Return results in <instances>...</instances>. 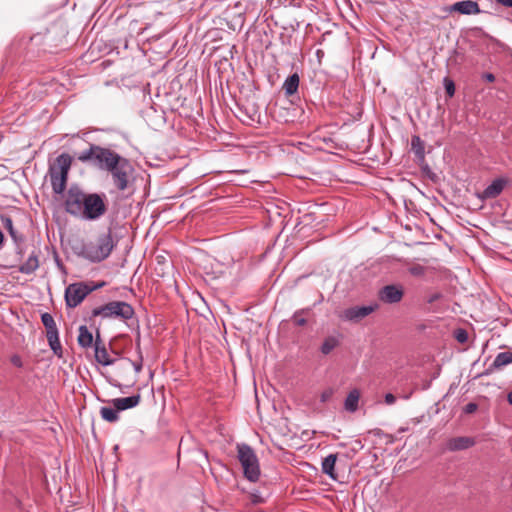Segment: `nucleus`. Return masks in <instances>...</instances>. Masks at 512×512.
<instances>
[{
	"mask_svg": "<svg viewBox=\"0 0 512 512\" xmlns=\"http://www.w3.org/2000/svg\"><path fill=\"white\" fill-rule=\"evenodd\" d=\"M64 204L67 213L86 220H96L107 210L101 195L86 194L78 188L69 189Z\"/></svg>",
	"mask_w": 512,
	"mask_h": 512,
	"instance_id": "f257e3e1",
	"label": "nucleus"
},
{
	"mask_svg": "<svg viewBox=\"0 0 512 512\" xmlns=\"http://www.w3.org/2000/svg\"><path fill=\"white\" fill-rule=\"evenodd\" d=\"M113 248V238L111 233L107 232L85 243L82 247V255L92 262H100L111 254Z\"/></svg>",
	"mask_w": 512,
	"mask_h": 512,
	"instance_id": "f03ea898",
	"label": "nucleus"
},
{
	"mask_svg": "<svg viewBox=\"0 0 512 512\" xmlns=\"http://www.w3.org/2000/svg\"><path fill=\"white\" fill-rule=\"evenodd\" d=\"M237 457L243 468L244 477L250 482L259 480L261 471L258 457L252 447L245 443L237 444Z\"/></svg>",
	"mask_w": 512,
	"mask_h": 512,
	"instance_id": "7ed1b4c3",
	"label": "nucleus"
},
{
	"mask_svg": "<svg viewBox=\"0 0 512 512\" xmlns=\"http://www.w3.org/2000/svg\"><path fill=\"white\" fill-rule=\"evenodd\" d=\"M71 164V156L63 153L56 158L55 163L50 167V179L55 193L61 194L65 190Z\"/></svg>",
	"mask_w": 512,
	"mask_h": 512,
	"instance_id": "20e7f679",
	"label": "nucleus"
},
{
	"mask_svg": "<svg viewBox=\"0 0 512 512\" xmlns=\"http://www.w3.org/2000/svg\"><path fill=\"white\" fill-rule=\"evenodd\" d=\"M134 309L130 304L123 301H112L92 310V317L119 318L121 320L131 319Z\"/></svg>",
	"mask_w": 512,
	"mask_h": 512,
	"instance_id": "39448f33",
	"label": "nucleus"
},
{
	"mask_svg": "<svg viewBox=\"0 0 512 512\" xmlns=\"http://www.w3.org/2000/svg\"><path fill=\"white\" fill-rule=\"evenodd\" d=\"M134 169L131 165V163L125 159L122 158L111 171L110 174L112 176V180L114 185L117 187L118 190L124 191L127 189L129 184V179L133 173Z\"/></svg>",
	"mask_w": 512,
	"mask_h": 512,
	"instance_id": "423d86ee",
	"label": "nucleus"
},
{
	"mask_svg": "<svg viewBox=\"0 0 512 512\" xmlns=\"http://www.w3.org/2000/svg\"><path fill=\"white\" fill-rule=\"evenodd\" d=\"M94 290H96V287H90L83 282L70 284L65 290L67 306L71 308L78 306Z\"/></svg>",
	"mask_w": 512,
	"mask_h": 512,
	"instance_id": "0eeeda50",
	"label": "nucleus"
},
{
	"mask_svg": "<svg viewBox=\"0 0 512 512\" xmlns=\"http://www.w3.org/2000/svg\"><path fill=\"white\" fill-rule=\"evenodd\" d=\"M140 402V395L130 397L116 398L111 401L112 407H103L100 410L101 416H116L115 411H122L135 407Z\"/></svg>",
	"mask_w": 512,
	"mask_h": 512,
	"instance_id": "6e6552de",
	"label": "nucleus"
},
{
	"mask_svg": "<svg viewBox=\"0 0 512 512\" xmlns=\"http://www.w3.org/2000/svg\"><path fill=\"white\" fill-rule=\"evenodd\" d=\"M96 160L101 169H105L107 171H111L117 164H119L120 160L123 158L116 152L100 147L96 150Z\"/></svg>",
	"mask_w": 512,
	"mask_h": 512,
	"instance_id": "1a4fd4ad",
	"label": "nucleus"
},
{
	"mask_svg": "<svg viewBox=\"0 0 512 512\" xmlns=\"http://www.w3.org/2000/svg\"><path fill=\"white\" fill-rule=\"evenodd\" d=\"M404 296V289L401 285L390 284L382 287L378 292L380 301L386 304L399 303Z\"/></svg>",
	"mask_w": 512,
	"mask_h": 512,
	"instance_id": "9d476101",
	"label": "nucleus"
},
{
	"mask_svg": "<svg viewBox=\"0 0 512 512\" xmlns=\"http://www.w3.org/2000/svg\"><path fill=\"white\" fill-rule=\"evenodd\" d=\"M378 308V305H368V306H354L347 308L343 311L342 317L345 320L352 322H359L363 318L367 317L371 313H373Z\"/></svg>",
	"mask_w": 512,
	"mask_h": 512,
	"instance_id": "9b49d317",
	"label": "nucleus"
},
{
	"mask_svg": "<svg viewBox=\"0 0 512 512\" xmlns=\"http://www.w3.org/2000/svg\"><path fill=\"white\" fill-rule=\"evenodd\" d=\"M447 12H457L462 15H476L480 14L481 10L479 4L473 0H463L452 4L445 8Z\"/></svg>",
	"mask_w": 512,
	"mask_h": 512,
	"instance_id": "f8f14e48",
	"label": "nucleus"
},
{
	"mask_svg": "<svg viewBox=\"0 0 512 512\" xmlns=\"http://www.w3.org/2000/svg\"><path fill=\"white\" fill-rule=\"evenodd\" d=\"M474 444L475 440L473 438L467 436H460L449 439L446 443V448L449 451H460L468 449L474 446Z\"/></svg>",
	"mask_w": 512,
	"mask_h": 512,
	"instance_id": "ddd939ff",
	"label": "nucleus"
},
{
	"mask_svg": "<svg viewBox=\"0 0 512 512\" xmlns=\"http://www.w3.org/2000/svg\"><path fill=\"white\" fill-rule=\"evenodd\" d=\"M506 184L505 179H496L494 180L483 192L482 198L484 199H493L496 198L504 189Z\"/></svg>",
	"mask_w": 512,
	"mask_h": 512,
	"instance_id": "4468645a",
	"label": "nucleus"
},
{
	"mask_svg": "<svg viewBox=\"0 0 512 512\" xmlns=\"http://www.w3.org/2000/svg\"><path fill=\"white\" fill-rule=\"evenodd\" d=\"M95 358L96 361L104 366L110 365L113 363V360L110 358L107 349L104 344L97 336L95 341Z\"/></svg>",
	"mask_w": 512,
	"mask_h": 512,
	"instance_id": "2eb2a0df",
	"label": "nucleus"
},
{
	"mask_svg": "<svg viewBox=\"0 0 512 512\" xmlns=\"http://www.w3.org/2000/svg\"><path fill=\"white\" fill-rule=\"evenodd\" d=\"M336 460H337L336 454H329L322 461V471H323V473L328 475L333 480L337 479V475H336V473L334 471Z\"/></svg>",
	"mask_w": 512,
	"mask_h": 512,
	"instance_id": "dca6fc26",
	"label": "nucleus"
},
{
	"mask_svg": "<svg viewBox=\"0 0 512 512\" xmlns=\"http://www.w3.org/2000/svg\"><path fill=\"white\" fill-rule=\"evenodd\" d=\"M359 399L360 391L358 389L351 390L344 402L345 410L349 413H354L358 408Z\"/></svg>",
	"mask_w": 512,
	"mask_h": 512,
	"instance_id": "f3484780",
	"label": "nucleus"
},
{
	"mask_svg": "<svg viewBox=\"0 0 512 512\" xmlns=\"http://www.w3.org/2000/svg\"><path fill=\"white\" fill-rule=\"evenodd\" d=\"M299 81V76L296 73L292 74L285 80L282 88L287 96H291L297 92L299 87Z\"/></svg>",
	"mask_w": 512,
	"mask_h": 512,
	"instance_id": "a211bd4d",
	"label": "nucleus"
},
{
	"mask_svg": "<svg viewBox=\"0 0 512 512\" xmlns=\"http://www.w3.org/2000/svg\"><path fill=\"white\" fill-rule=\"evenodd\" d=\"M78 343L84 348L90 347L93 343V335L86 326L79 328Z\"/></svg>",
	"mask_w": 512,
	"mask_h": 512,
	"instance_id": "6ab92c4d",
	"label": "nucleus"
},
{
	"mask_svg": "<svg viewBox=\"0 0 512 512\" xmlns=\"http://www.w3.org/2000/svg\"><path fill=\"white\" fill-rule=\"evenodd\" d=\"M39 267L38 257L34 254L30 255L29 258L23 263L19 271L24 274H31Z\"/></svg>",
	"mask_w": 512,
	"mask_h": 512,
	"instance_id": "aec40b11",
	"label": "nucleus"
},
{
	"mask_svg": "<svg viewBox=\"0 0 512 512\" xmlns=\"http://www.w3.org/2000/svg\"><path fill=\"white\" fill-rule=\"evenodd\" d=\"M511 363H512V353L511 352H501L495 357L492 366L496 369H499V368L506 366L508 364H511Z\"/></svg>",
	"mask_w": 512,
	"mask_h": 512,
	"instance_id": "412c9836",
	"label": "nucleus"
},
{
	"mask_svg": "<svg viewBox=\"0 0 512 512\" xmlns=\"http://www.w3.org/2000/svg\"><path fill=\"white\" fill-rule=\"evenodd\" d=\"M338 346H339L338 338L334 337V336H329V337L325 338V340L323 341V344L321 346V352L324 355H328Z\"/></svg>",
	"mask_w": 512,
	"mask_h": 512,
	"instance_id": "4be33fe9",
	"label": "nucleus"
},
{
	"mask_svg": "<svg viewBox=\"0 0 512 512\" xmlns=\"http://www.w3.org/2000/svg\"><path fill=\"white\" fill-rule=\"evenodd\" d=\"M46 336H47V340H48L49 346L52 349V351L56 355L61 356L62 347H61V344L59 341L58 332H55V333L50 332V334H48Z\"/></svg>",
	"mask_w": 512,
	"mask_h": 512,
	"instance_id": "5701e85b",
	"label": "nucleus"
},
{
	"mask_svg": "<svg viewBox=\"0 0 512 512\" xmlns=\"http://www.w3.org/2000/svg\"><path fill=\"white\" fill-rule=\"evenodd\" d=\"M41 320H42L43 325L46 328V335L50 334V332L51 333L58 332L56 323L51 314H49V313L42 314Z\"/></svg>",
	"mask_w": 512,
	"mask_h": 512,
	"instance_id": "b1692460",
	"label": "nucleus"
},
{
	"mask_svg": "<svg viewBox=\"0 0 512 512\" xmlns=\"http://www.w3.org/2000/svg\"><path fill=\"white\" fill-rule=\"evenodd\" d=\"M2 224H3L4 228L8 230L10 236L12 237V239L15 242H19V241L22 240V238L17 235V232L14 229L13 221H12L11 218L3 217L2 218Z\"/></svg>",
	"mask_w": 512,
	"mask_h": 512,
	"instance_id": "393cba45",
	"label": "nucleus"
},
{
	"mask_svg": "<svg viewBox=\"0 0 512 512\" xmlns=\"http://www.w3.org/2000/svg\"><path fill=\"white\" fill-rule=\"evenodd\" d=\"M99 148H100L99 146L92 145L87 151L82 152L78 156L79 161L87 162L90 160H96V154H97L96 150H98Z\"/></svg>",
	"mask_w": 512,
	"mask_h": 512,
	"instance_id": "a878e982",
	"label": "nucleus"
},
{
	"mask_svg": "<svg viewBox=\"0 0 512 512\" xmlns=\"http://www.w3.org/2000/svg\"><path fill=\"white\" fill-rule=\"evenodd\" d=\"M411 145L417 155L423 156L424 146H423V143H422L420 137L413 136L412 140H411Z\"/></svg>",
	"mask_w": 512,
	"mask_h": 512,
	"instance_id": "bb28decb",
	"label": "nucleus"
},
{
	"mask_svg": "<svg viewBox=\"0 0 512 512\" xmlns=\"http://www.w3.org/2000/svg\"><path fill=\"white\" fill-rule=\"evenodd\" d=\"M335 390L331 387L326 388L320 395L321 402L329 401L334 395Z\"/></svg>",
	"mask_w": 512,
	"mask_h": 512,
	"instance_id": "cd10ccee",
	"label": "nucleus"
},
{
	"mask_svg": "<svg viewBox=\"0 0 512 512\" xmlns=\"http://www.w3.org/2000/svg\"><path fill=\"white\" fill-rule=\"evenodd\" d=\"M409 272L413 276H422L424 275L425 269L421 265H414L411 268H409Z\"/></svg>",
	"mask_w": 512,
	"mask_h": 512,
	"instance_id": "c85d7f7f",
	"label": "nucleus"
},
{
	"mask_svg": "<svg viewBox=\"0 0 512 512\" xmlns=\"http://www.w3.org/2000/svg\"><path fill=\"white\" fill-rule=\"evenodd\" d=\"M445 90L449 97H452L455 93V85L451 80H445Z\"/></svg>",
	"mask_w": 512,
	"mask_h": 512,
	"instance_id": "c756f323",
	"label": "nucleus"
},
{
	"mask_svg": "<svg viewBox=\"0 0 512 512\" xmlns=\"http://www.w3.org/2000/svg\"><path fill=\"white\" fill-rule=\"evenodd\" d=\"M476 410H477V405L474 404V403H469L464 408V412L467 413V414L475 413Z\"/></svg>",
	"mask_w": 512,
	"mask_h": 512,
	"instance_id": "7c9ffc66",
	"label": "nucleus"
},
{
	"mask_svg": "<svg viewBox=\"0 0 512 512\" xmlns=\"http://www.w3.org/2000/svg\"><path fill=\"white\" fill-rule=\"evenodd\" d=\"M396 401V397L391 394V393H388L385 395V403L388 404V405H392L394 404Z\"/></svg>",
	"mask_w": 512,
	"mask_h": 512,
	"instance_id": "2f4dec72",
	"label": "nucleus"
},
{
	"mask_svg": "<svg viewBox=\"0 0 512 512\" xmlns=\"http://www.w3.org/2000/svg\"><path fill=\"white\" fill-rule=\"evenodd\" d=\"M294 321L298 326H304L306 324V319L300 317L298 314L294 316Z\"/></svg>",
	"mask_w": 512,
	"mask_h": 512,
	"instance_id": "473e14b6",
	"label": "nucleus"
},
{
	"mask_svg": "<svg viewBox=\"0 0 512 512\" xmlns=\"http://www.w3.org/2000/svg\"><path fill=\"white\" fill-rule=\"evenodd\" d=\"M11 362L13 365L17 366V367H22V360L19 356L17 355H14L12 358H11Z\"/></svg>",
	"mask_w": 512,
	"mask_h": 512,
	"instance_id": "72a5a7b5",
	"label": "nucleus"
},
{
	"mask_svg": "<svg viewBox=\"0 0 512 512\" xmlns=\"http://www.w3.org/2000/svg\"><path fill=\"white\" fill-rule=\"evenodd\" d=\"M467 339V334L465 331H459L458 334H457V340L459 342H465Z\"/></svg>",
	"mask_w": 512,
	"mask_h": 512,
	"instance_id": "f704fd0d",
	"label": "nucleus"
},
{
	"mask_svg": "<svg viewBox=\"0 0 512 512\" xmlns=\"http://www.w3.org/2000/svg\"><path fill=\"white\" fill-rule=\"evenodd\" d=\"M440 297H441V294H440V293H434V294H432V295H430V296H429V298H428V302H429V303H433V302H435V301L439 300V299H440Z\"/></svg>",
	"mask_w": 512,
	"mask_h": 512,
	"instance_id": "c9c22d12",
	"label": "nucleus"
},
{
	"mask_svg": "<svg viewBox=\"0 0 512 512\" xmlns=\"http://www.w3.org/2000/svg\"><path fill=\"white\" fill-rule=\"evenodd\" d=\"M483 78L488 81V82H493L495 81V76L492 74V73H485L483 75Z\"/></svg>",
	"mask_w": 512,
	"mask_h": 512,
	"instance_id": "e433bc0d",
	"label": "nucleus"
},
{
	"mask_svg": "<svg viewBox=\"0 0 512 512\" xmlns=\"http://www.w3.org/2000/svg\"><path fill=\"white\" fill-rule=\"evenodd\" d=\"M496 1L504 6L512 7V0H496Z\"/></svg>",
	"mask_w": 512,
	"mask_h": 512,
	"instance_id": "4c0bfd02",
	"label": "nucleus"
},
{
	"mask_svg": "<svg viewBox=\"0 0 512 512\" xmlns=\"http://www.w3.org/2000/svg\"><path fill=\"white\" fill-rule=\"evenodd\" d=\"M128 365L129 366H134L136 373H139L140 370H141V364H135V363H132V362L129 361Z\"/></svg>",
	"mask_w": 512,
	"mask_h": 512,
	"instance_id": "58836bf2",
	"label": "nucleus"
},
{
	"mask_svg": "<svg viewBox=\"0 0 512 512\" xmlns=\"http://www.w3.org/2000/svg\"><path fill=\"white\" fill-rule=\"evenodd\" d=\"M507 401L509 402V404L512 405V391L508 393L507 395Z\"/></svg>",
	"mask_w": 512,
	"mask_h": 512,
	"instance_id": "ea45409f",
	"label": "nucleus"
},
{
	"mask_svg": "<svg viewBox=\"0 0 512 512\" xmlns=\"http://www.w3.org/2000/svg\"><path fill=\"white\" fill-rule=\"evenodd\" d=\"M4 242V235L2 233V231L0 230V245H2Z\"/></svg>",
	"mask_w": 512,
	"mask_h": 512,
	"instance_id": "a19ab883",
	"label": "nucleus"
},
{
	"mask_svg": "<svg viewBox=\"0 0 512 512\" xmlns=\"http://www.w3.org/2000/svg\"><path fill=\"white\" fill-rule=\"evenodd\" d=\"M105 285L104 282L98 283L97 285H94L93 287H96V289L101 288Z\"/></svg>",
	"mask_w": 512,
	"mask_h": 512,
	"instance_id": "79ce46f5",
	"label": "nucleus"
},
{
	"mask_svg": "<svg viewBox=\"0 0 512 512\" xmlns=\"http://www.w3.org/2000/svg\"><path fill=\"white\" fill-rule=\"evenodd\" d=\"M109 422H115L118 418H105Z\"/></svg>",
	"mask_w": 512,
	"mask_h": 512,
	"instance_id": "37998d69",
	"label": "nucleus"
},
{
	"mask_svg": "<svg viewBox=\"0 0 512 512\" xmlns=\"http://www.w3.org/2000/svg\"><path fill=\"white\" fill-rule=\"evenodd\" d=\"M321 53H322V51H321V50H317V54H318V56H321Z\"/></svg>",
	"mask_w": 512,
	"mask_h": 512,
	"instance_id": "c03bdc74",
	"label": "nucleus"
},
{
	"mask_svg": "<svg viewBox=\"0 0 512 512\" xmlns=\"http://www.w3.org/2000/svg\"><path fill=\"white\" fill-rule=\"evenodd\" d=\"M321 53H322V51H321V50H317V54H318V56H321Z\"/></svg>",
	"mask_w": 512,
	"mask_h": 512,
	"instance_id": "a18cd8bd",
	"label": "nucleus"
}]
</instances>
